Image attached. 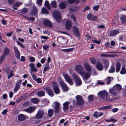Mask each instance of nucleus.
<instances>
[{
  "label": "nucleus",
  "instance_id": "nucleus-39",
  "mask_svg": "<svg viewBox=\"0 0 126 126\" xmlns=\"http://www.w3.org/2000/svg\"><path fill=\"white\" fill-rule=\"evenodd\" d=\"M59 7L60 8L63 9L65 7L66 5L64 3L62 2L59 4Z\"/></svg>",
  "mask_w": 126,
  "mask_h": 126
},
{
  "label": "nucleus",
  "instance_id": "nucleus-49",
  "mask_svg": "<svg viewBox=\"0 0 126 126\" xmlns=\"http://www.w3.org/2000/svg\"><path fill=\"white\" fill-rule=\"evenodd\" d=\"M28 11V9L27 8H24L22 9V12L23 14H25L27 13Z\"/></svg>",
  "mask_w": 126,
  "mask_h": 126
},
{
  "label": "nucleus",
  "instance_id": "nucleus-12",
  "mask_svg": "<svg viewBox=\"0 0 126 126\" xmlns=\"http://www.w3.org/2000/svg\"><path fill=\"white\" fill-rule=\"evenodd\" d=\"M109 92L111 94L114 96H117L118 93V92L113 87L110 89Z\"/></svg>",
  "mask_w": 126,
  "mask_h": 126
},
{
  "label": "nucleus",
  "instance_id": "nucleus-60",
  "mask_svg": "<svg viewBox=\"0 0 126 126\" xmlns=\"http://www.w3.org/2000/svg\"><path fill=\"white\" fill-rule=\"evenodd\" d=\"M49 46L47 45H45V46H44L43 47V48L45 50H46L48 48H49Z\"/></svg>",
  "mask_w": 126,
  "mask_h": 126
},
{
  "label": "nucleus",
  "instance_id": "nucleus-53",
  "mask_svg": "<svg viewBox=\"0 0 126 126\" xmlns=\"http://www.w3.org/2000/svg\"><path fill=\"white\" fill-rule=\"evenodd\" d=\"M93 116L96 118L98 117H99L98 112H95L94 114H93Z\"/></svg>",
  "mask_w": 126,
  "mask_h": 126
},
{
  "label": "nucleus",
  "instance_id": "nucleus-32",
  "mask_svg": "<svg viewBox=\"0 0 126 126\" xmlns=\"http://www.w3.org/2000/svg\"><path fill=\"white\" fill-rule=\"evenodd\" d=\"M27 97L25 98L23 96H21L17 99L16 100V102L17 103H19L23 99L24 100Z\"/></svg>",
  "mask_w": 126,
  "mask_h": 126
},
{
  "label": "nucleus",
  "instance_id": "nucleus-9",
  "mask_svg": "<svg viewBox=\"0 0 126 126\" xmlns=\"http://www.w3.org/2000/svg\"><path fill=\"white\" fill-rule=\"evenodd\" d=\"M52 86L55 93L56 94H59L60 93V90L57 83L55 82H53L52 84Z\"/></svg>",
  "mask_w": 126,
  "mask_h": 126
},
{
  "label": "nucleus",
  "instance_id": "nucleus-5",
  "mask_svg": "<svg viewBox=\"0 0 126 126\" xmlns=\"http://www.w3.org/2000/svg\"><path fill=\"white\" fill-rule=\"evenodd\" d=\"M62 75L66 82H68L70 85H72L73 84L74 82L73 80L68 75L64 73L62 74Z\"/></svg>",
  "mask_w": 126,
  "mask_h": 126
},
{
  "label": "nucleus",
  "instance_id": "nucleus-10",
  "mask_svg": "<svg viewBox=\"0 0 126 126\" xmlns=\"http://www.w3.org/2000/svg\"><path fill=\"white\" fill-rule=\"evenodd\" d=\"M57 41L61 44H63L66 43L67 41L66 39L62 36L59 37L57 39Z\"/></svg>",
  "mask_w": 126,
  "mask_h": 126
},
{
  "label": "nucleus",
  "instance_id": "nucleus-55",
  "mask_svg": "<svg viewBox=\"0 0 126 126\" xmlns=\"http://www.w3.org/2000/svg\"><path fill=\"white\" fill-rule=\"evenodd\" d=\"M43 33L44 34H46V35L48 36H49L50 34V33L47 30L44 31H43Z\"/></svg>",
  "mask_w": 126,
  "mask_h": 126
},
{
  "label": "nucleus",
  "instance_id": "nucleus-40",
  "mask_svg": "<svg viewBox=\"0 0 126 126\" xmlns=\"http://www.w3.org/2000/svg\"><path fill=\"white\" fill-rule=\"evenodd\" d=\"M120 73L122 74H124L126 73V70L125 67H123L120 72Z\"/></svg>",
  "mask_w": 126,
  "mask_h": 126
},
{
  "label": "nucleus",
  "instance_id": "nucleus-15",
  "mask_svg": "<svg viewBox=\"0 0 126 126\" xmlns=\"http://www.w3.org/2000/svg\"><path fill=\"white\" fill-rule=\"evenodd\" d=\"M72 26V23L71 21L69 20H67L66 22L65 27L66 29H70Z\"/></svg>",
  "mask_w": 126,
  "mask_h": 126
},
{
  "label": "nucleus",
  "instance_id": "nucleus-25",
  "mask_svg": "<svg viewBox=\"0 0 126 126\" xmlns=\"http://www.w3.org/2000/svg\"><path fill=\"white\" fill-rule=\"evenodd\" d=\"M102 62L104 64L105 67L106 69H107L110 63L109 61L107 59L103 60Z\"/></svg>",
  "mask_w": 126,
  "mask_h": 126
},
{
  "label": "nucleus",
  "instance_id": "nucleus-18",
  "mask_svg": "<svg viewBox=\"0 0 126 126\" xmlns=\"http://www.w3.org/2000/svg\"><path fill=\"white\" fill-rule=\"evenodd\" d=\"M47 91L48 95L51 96H52L54 95V94L52 92V90L49 87H47L44 89Z\"/></svg>",
  "mask_w": 126,
  "mask_h": 126
},
{
  "label": "nucleus",
  "instance_id": "nucleus-24",
  "mask_svg": "<svg viewBox=\"0 0 126 126\" xmlns=\"http://www.w3.org/2000/svg\"><path fill=\"white\" fill-rule=\"evenodd\" d=\"M29 66L31 68V72H36L37 71L38 69L35 66L34 64L33 63H31L29 65Z\"/></svg>",
  "mask_w": 126,
  "mask_h": 126
},
{
  "label": "nucleus",
  "instance_id": "nucleus-4",
  "mask_svg": "<svg viewBox=\"0 0 126 126\" xmlns=\"http://www.w3.org/2000/svg\"><path fill=\"white\" fill-rule=\"evenodd\" d=\"M53 107L54 109V112L56 113H58L61 110V105L59 102H54L53 104Z\"/></svg>",
  "mask_w": 126,
  "mask_h": 126
},
{
  "label": "nucleus",
  "instance_id": "nucleus-6",
  "mask_svg": "<svg viewBox=\"0 0 126 126\" xmlns=\"http://www.w3.org/2000/svg\"><path fill=\"white\" fill-rule=\"evenodd\" d=\"M72 77L76 85L79 86L81 84L82 82L81 79L76 74H73Z\"/></svg>",
  "mask_w": 126,
  "mask_h": 126
},
{
  "label": "nucleus",
  "instance_id": "nucleus-35",
  "mask_svg": "<svg viewBox=\"0 0 126 126\" xmlns=\"http://www.w3.org/2000/svg\"><path fill=\"white\" fill-rule=\"evenodd\" d=\"M31 102L33 103L37 104L39 102V100L37 98H34L32 99Z\"/></svg>",
  "mask_w": 126,
  "mask_h": 126
},
{
  "label": "nucleus",
  "instance_id": "nucleus-45",
  "mask_svg": "<svg viewBox=\"0 0 126 126\" xmlns=\"http://www.w3.org/2000/svg\"><path fill=\"white\" fill-rule=\"evenodd\" d=\"M23 2H19L15 3L14 4V6H16V7H18L20 5L22 4Z\"/></svg>",
  "mask_w": 126,
  "mask_h": 126
},
{
  "label": "nucleus",
  "instance_id": "nucleus-19",
  "mask_svg": "<svg viewBox=\"0 0 126 126\" xmlns=\"http://www.w3.org/2000/svg\"><path fill=\"white\" fill-rule=\"evenodd\" d=\"M96 67L97 69L99 71L102 70L104 68L103 64L99 62H97Z\"/></svg>",
  "mask_w": 126,
  "mask_h": 126
},
{
  "label": "nucleus",
  "instance_id": "nucleus-46",
  "mask_svg": "<svg viewBox=\"0 0 126 126\" xmlns=\"http://www.w3.org/2000/svg\"><path fill=\"white\" fill-rule=\"evenodd\" d=\"M5 56V55L3 54L1 57L0 59V64L4 60Z\"/></svg>",
  "mask_w": 126,
  "mask_h": 126
},
{
  "label": "nucleus",
  "instance_id": "nucleus-61",
  "mask_svg": "<svg viewBox=\"0 0 126 126\" xmlns=\"http://www.w3.org/2000/svg\"><path fill=\"white\" fill-rule=\"evenodd\" d=\"M72 50L71 49H63L62 50L66 52H70Z\"/></svg>",
  "mask_w": 126,
  "mask_h": 126
},
{
  "label": "nucleus",
  "instance_id": "nucleus-8",
  "mask_svg": "<svg viewBox=\"0 0 126 126\" xmlns=\"http://www.w3.org/2000/svg\"><path fill=\"white\" fill-rule=\"evenodd\" d=\"M75 98L77 101V104L78 105H81L83 104L84 101L82 96L79 95L76 96Z\"/></svg>",
  "mask_w": 126,
  "mask_h": 126
},
{
  "label": "nucleus",
  "instance_id": "nucleus-2",
  "mask_svg": "<svg viewBox=\"0 0 126 126\" xmlns=\"http://www.w3.org/2000/svg\"><path fill=\"white\" fill-rule=\"evenodd\" d=\"M98 95L101 98L106 101H111L113 100L108 96V92L105 90L100 92L98 94Z\"/></svg>",
  "mask_w": 126,
  "mask_h": 126
},
{
  "label": "nucleus",
  "instance_id": "nucleus-41",
  "mask_svg": "<svg viewBox=\"0 0 126 126\" xmlns=\"http://www.w3.org/2000/svg\"><path fill=\"white\" fill-rule=\"evenodd\" d=\"M115 71V67L114 66H112L109 72L110 73H113Z\"/></svg>",
  "mask_w": 126,
  "mask_h": 126
},
{
  "label": "nucleus",
  "instance_id": "nucleus-7",
  "mask_svg": "<svg viewBox=\"0 0 126 126\" xmlns=\"http://www.w3.org/2000/svg\"><path fill=\"white\" fill-rule=\"evenodd\" d=\"M59 83L61 87L64 91H67L68 90V88L66 84L64 82L62 79L59 80Z\"/></svg>",
  "mask_w": 126,
  "mask_h": 126
},
{
  "label": "nucleus",
  "instance_id": "nucleus-36",
  "mask_svg": "<svg viewBox=\"0 0 126 126\" xmlns=\"http://www.w3.org/2000/svg\"><path fill=\"white\" fill-rule=\"evenodd\" d=\"M50 6L52 8H55L57 7L56 2V1H52L50 3Z\"/></svg>",
  "mask_w": 126,
  "mask_h": 126
},
{
  "label": "nucleus",
  "instance_id": "nucleus-27",
  "mask_svg": "<svg viewBox=\"0 0 126 126\" xmlns=\"http://www.w3.org/2000/svg\"><path fill=\"white\" fill-rule=\"evenodd\" d=\"M17 118L19 121H22L25 119L26 118L24 115L21 114L18 115L17 117Z\"/></svg>",
  "mask_w": 126,
  "mask_h": 126
},
{
  "label": "nucleus",
  "instance_id": "nucleus-57",
  "mask_svg": "<svg viewBox=\"0 0 126 126\" xmlns=\"http://www.w3.org/2000/svg\"><path fill=\"white\" fill-rule=\"evenodd\" d=\"M29 102L27 101L23 104V106L24 107H26L29 105Z\"/></svg>",
  "mask_w": 126,
  "mask_h": 126
},
{
  "label": "nucleus",
  "instance_id": "nucleus-56",
  "mask_svg": "<svg viewBox=\"0 0 126 126\" xmlns=\"http://www.w3.org/2000/svg\"><path fill=\"white\" fill-rule=\"evenodd\" d=\"M111 106H106L103 107V108L104 109H108L111 108Z\"/></svg>",
  "mask_w": 126,
  "mask_h": 126
},
{
  "label": "nucleus",
  "instance_id": "nucleus-3",
  "mask_svg": "<svg viewBox=\"0 0 126 126\" xmlns=\"http://www.w3.org/2000/svg\"><path fill=\"white\" fill-rule=\"evenodd\" d=\"M52 16L57 22H60L61 21V18L58 11L56 10L54 11L53 12Z\"/></svg>",
  "mask_w": 126,
  "mask_h": 126
},
{
  "label": "nucleus",
  "instance_id": "nucleus-52",
  "mask_svg": "<svg viewBox=\"0 0 126 126\" xmlns=\"http://www.w3.org/2000/svg\"><path fill=\"white\" fill-rule=\"evenodd\" d=\"M43 0H37L36 1V4L39 6L41 5Z\"/></svg>",
  "mask_w": 126,
  "mask_h": 126
},
{
  "label": "nucleus",
  "instance_id": "nucleus-30",
  "mask_svg": "<svg viewBox=\"0 0 126 126\" xmlns=\"http://www.w3.org/2000/svg\"><path fill=\"white\" fill-rule=\"evenodd\" d=\"M116 89V90L119 92L120 91L122 87L119 84H117L113 86Z\"/></svg>",
  "mask_w": 126,
  "mask_h": 126
},
{
  "label": "nucleus",
  "instance_id": "nucleus-21",
  "mask_svg": "<svg viewBox=\"0 0 126 126\" xmlns=\"http://www.w3.org/2000/svg\"><path fill=\"white\" fill-rule=\"evenodd\" d=\"M22 82L21 80H19V81L16 84V86L14 88V92L15 93L17 92L19 89L20 86L21 84V83Z\"/></svg>",
  "mask_w": 126,
  "mask_h": 126
},
{
  "label": "nucleus",
  "instance_id": "nucleus-37",
  "mask_svg": "<svg viewBox=\"0 0 126 126\" xmlns=\"http://www.w3.org/2000/svg\"><path fill=\"white\" fill-rule=\"evenodd\" d=\"M41 12L43 14H48V12L47 10L44 7L42 8Z\"/></svg>",
  "mask_w": 126,
  "mask_h": 126
},
{
  "label": "nucleus",
  "instance_id": "nucleus-47",
  "mask_svg": "<svg viewBox=\"0 0 126 126\" xmlns=\"http://www.w3.org/2000/svg\"><path fill=\"white\" fill-rule=\"evenodd\" d=\"M30 73L33 79L34 80H35L37 79V76L35 75L32 73V72H30Z\"/></svg>",
  "mask_w": 126,
  "mask_h": 126
},
{
  "label": "nucleus",
  "instance_id": "nucleus-43",
  "mask_svg": "<svg viewBox=\"0 0 126 126\" xmlns=\"http://www.w3.org/2000/svg\"><path fill=\"white\" fill-rule=\"evenodd\" d=\"M13 71L12 70H11L10 71V73L8 76L7 78L8 79H10L14 75V74H13Z\"/></svg>",
  "mask_w": 126,
  "mask_h": 126
},
{
  "label": "nucleus",
  "instance_id": "nucleus-1",
  "mask_svg": "<svg viewBox=\"0 0 126 126\" xmlns=\"http://www.w3.org/2000/svg\"><path fill=\"white\" fill-rule=\"evenodd\" d=\"M76 70L82 76L84 80L87 79L90 77V74L85 71L83 66L81 65H77L76 67Z\"/></svg>",
  "mask_w": 126,
  "mask_h": 126
},
{
  "label": "nucleus",
  "instance_id": "nucleus-13",
  "mask_svg": "<svg viewBox=\"0 0 126 126\" xmlns=\"http://www.w3.org/2000/svg\"><path fill=\"white\" fill-rule=\"evenodd\" d=\"M83 66L86 71L89 72H91L92 70V67L89 64L87 63H85L83 64Z\"/></svg>",
  "mask_w": 126,
  "mask_h": 126
},
{
  "label": "nucleus",
  "instance_id": "nucleus-59",
  "mask_svg": "<svg viewBox=\"0 0 126 126\" xmlns=\"http://www.w3.org/2000/svg\"><path fill=\"white\" fill-rule=\"evenodd\" d=\"M99 7V5L95 6L93 7V9L94 10H95L96 11H97Z\"/></svg>",
  "mask_w": 126,
  "mask_h": 126
},
{
  "label": "nucleus",
  "instance_id": "nucleus-11",
  "mask_svg": "<svg viewBox=\"0 0 126 126\" xmlns=\"http://www.w3.org/2000/svg\"><path fill=\"white\" fill-rule=\"evenodd\" d=\"M44 112L43 110H39L35 116L34 119H39L42 118Z\"/></svg>",
  "mask_w": 126,
  "mask_h": 126
},
{
  "label": "nucleus",
  "instance_id": "nucleus-64",
  "mask_svg": "<svg viewBox=\"0 0 126 126\" xmlns=\"http://www.w3.org/2000/svg\"><path fill=\"white\" fill-rule=\"evenodd\" d=\"M110 77H109L107 79V84H109L110 82Z\"/></svg>",
  "mask_w": 126,
  "mask_h": 126
},
{
  "label": "nucleus",
  "instance_id": "nucleus-50",
  "mask_svg": "<svg viewBox=\"0 0 126 126\" xmlns=\"http://www.w3.org/2000/svg\"><path fill=\"white\" fill-rule=\"evenodd\" d=\"M29 60L31 62H33L35 60V58L32 57H29Z\"/></svg>",
  "mask_w": 126,
  "mask_h": 126
},
{
  "label": "nucleus",
  "instance_id": "nucleus-23",
  "mask_svg": "<svg viewBox=\"0 0 126 126\" xmlns=\"http://www.w3.org/2000/svg\"><path fill=\"white\" fill-rule=\"evenodd\" d=\"M87 18L88 20L95 21L97 19V17L96 16H94L91 14H89L87 16Z\"/></svg>",
  "mask_w": 126,
  "mask_h": 126
},
{
  "label": "nucleus",
  "instance_id": "nucleus-33",
  "mask_svg": "<svg viewBox=\"0 0 126 126\" xmlns=\"http://www.w3.org/2000/svg\"><path fill=\"white\" fill-rule=\"evenodd\" d=\"M121 66V64L118 62L117 63L116 65V72H119Z\"/></svg>",
  "mask_w": 126,
  "mask_h": 126
},
{
  "label": "nucleus",
  "instance_id": "nucleus-48",
  "mask_svg": "<svg viewBox=\"0 0 126 126\" xmlns=\"http://www.w3.org/2000/svg\"><path fill=\"white\" fill-rule=\"evenodd\" d=\"M93 95H89L88 97V100L90 101H92L93 100Z\"/></svg>",
  "mask_w": 126,
  "mask_h": 126
},
{
  "label": "nucleus",
  "instance_id": "nucleus-31",
  "mask_svg": "<svg viewBox=\"0 0 126 126\" xmlns=\"http://www.w3.org/2000/svg\"><path fill=\"white\" fill-rule=\"evenodd\" d=\"M3 53H4L3 54L5 56L8 55L9 53V50L8 48L7 47L5 48L3 51Z\"/></svg>",
  "mask_w": 126,
  "mask_h": 126
},
{
  "label": "nucleus",
  "instance_id": "nucleus-58",
  "mask_svg": "<svg viewBox=\"0 0 126 126\" xmlns=\"http://www.w3.org/2000/svg\"><path fill=\"white\" fill-rule=\"evenodd\" d=\"M35 81H36L38 83H40L42 82L41 79L40 78L37 79Z\"/></svg>",
  "mask_w": 126,
  "mask_h": 126
},
{
  "label": "nucleus",
  "instance_id": "nucleus-28",
  "mask_svg": "<svg viewBox=\"0 0 126 126\" xmlns=\"http://www.w3.org/2000/svg\"><path fill=\"white\" fill-rule=\"evenodd\" d=\"M69 103V102L67 101L65 102L63 104V109L64 111H65L68 109Z\"/></svg>",
  "mask_w": 126,
  "mask_h": 126
},
{
  "label": "nucleus",
  "instance_id": "nucleus-16",
  "mask_svg": "<svg viewBox=\"0 0 126 126\" xmlns=\"http://www.w3.org/2000/svg\"><path fill=\"white\" fill-rule=\"evenodd\" d=\"M73 31L74 35L76 36H79V32L78 28L75 26L73 27Z\"/></svg>",
  "mask_w": 126,
  "mask_h": 126
},
{
  "label": "nucleus",
  "instance_id": "nucleus-51",
  "mask_svg": "<svg viewBox=\"0 0 126 126\" xmlns=\"http://www.w3.org/2000/svg\"><path fill=\"white\" fill-rule=\"evenodd\" d=\"M16 42L17 44L20 45L22 48H24L25 47L23 45L22 43L18 40L16 41Z\"/></svg>",
  "mask_w": 126,
  "mask_h": 126
},
{
  "label": "nucleus",
  "instance_id": "nucleus-63",
  "mask_svg": "<svg viewBox=\"0 0 126 126\" xmlns=\"http://www.w3.org/2000/svg\"><path fill=\"white\" fill-rule=\"evenodd\" d=\"M26 18L28 19L29 20H31L32 21H33L34 20V18L33 17H32L30 18H27L26 17Z\"/></svg>",
  "mask_w": 126,
  "mask_h": 126
},
{
  "label": "nucleus",
  "instance_id": "nucleus-29",
  "mask_svg": "<svg viewBox=\"0 0 126 126\" xmlns=\"http://www.w3.org/2000/svg\"><path fill=\"white\" fill-rule=\"evenodd\" d=\"M45 92L44 91L40 90L38 91L37 92V95L39 97L44 96L45 95Z\"/></svg>",
  "mask_w": 126,
  "mask_h": 126
},
{
  "label": "nucleus",
  "instance_id": "nucleus-38",
  "mask_svg": "<svg viewBox=\"0 0 126 126\" xmlns=\"http://www.w3.org/2000/svg\"><path fill=\"white\" fill-rule=\"evenodd\" d=\"M54 112L52 109H49L48 111V114L49 117H50L52 116Z\"/></svg>",
  "mask_w": 126,
  "mask_h": 126
},
{
  "label": "nucleus",
  "instance_id": "nucleus-62",
  "mask_svg": "<svg viewBox=\"0 0 126 126\" xmlns=\"http://www.w3.org/2000/svg\"><path fill=\"white\" fill-rule=\"evenodd\" d=\"M7 112V110H4L2 112L1 114L3 115H4Z\"/></svg>",
  "mask_w": 126,
  "mask_h": 126
},
{
  "label": "nucleus",
  "instance_id": "nucleus-20",
  "mask_svg": "<svg viewBox=\"0 0 126 126\" xmlns=\"http://www.w3.org/2000/svg\"><path fill=\"white\" fill-rule=\"evenodd\" d=\"M14 50L16 57L18 59H19L20 54L18 48L16 47H14Z\"/></svg>",
  "mask_w": 126,
  "mask_h": 126
},
{
  "label": "nucleus",
  "instance_id": "nucleus-54",
  "mask_svg": "<svg viewBox=\"0 0 126 126\" xmlns=\"http://www.w3.org/2000/svg\"><path fill=\"white\" fill-rule=\"evenodd\" d=\"M50 68L49 65L45 66L44 69V71H46L48 70Z\"/></svg>",
  "mask_w": 126,
  "mask_h": 126
},
{
  "label": "nucleus",
  "instance_id": "nucleus-26",
  "mask_svg": "<svg viewBox=\"0 0 126 126\" xmlns=\"http://www.w3.org/2000/svg\"><path fill=\"white\" fill-rule=\"evenodd\" d=\"M37 11V9L36 7L34 6L30 12V14L32 16H34L36 14Z\"/></svg>",
  "mask_w": 126,
  "mask_h": 126
},
{
  "label": "nucleus",
  "instance_id": "nucleus-22",
  "mask_svg": "<svg viewBox=\"0 0 126 126\" xmlns=\"http://www.w3.org/2000/svg\"><path fill=\"white\" fill-rule=\"evenodd\" d=\"M119 33L117 30H113L109 31V35L110 36H113L116 35Z\"/></svg>",
  "mask_w": 126,
  "mask_h": 126
},
{
  "label": "nucleus",
  "instance_id": "nucleus-34",
  "mask_svg": "<svg viewBox=\"0 0 126 126\" xmlns=\"http://www.w3.org/2000/svg\"><path fill=\"white\" fill-rule=\"evenodd\" d=\"M120 19L122 23H126V16L124 15L122 16L120 18Z\"/></svg>",
  "mask_w": 126,
  "mask_h": 126
},
{
  "label": "nucleus",
  "instance_id": "nucleus-42",
  "mask_svg": "<svg viewBox=\"0 0 126 126\" xmlns=\"http://www.w3.org/2000/svg\"><path fill=\"white\" fill-rule=\"evenodd\" d=\"M45 6L47 7V8L49 10H50L49 3L48 1L47 0H46L45 1Z\"/></svg>",
  "mask_w": 126,
  "mask_h": 126
},
{
  "label": "nucleus",
  "instance_id": "nucleus-17",
  "mask_svg": "<svg viewBox=\"0 0 126 126\" xmlns=\"http://www.w3.org/2000/svg\"><path fill=\"white\" fill-rule=\"evenodd\" d=\"M35 107H32L31 106H30L28 108L24 109V110L25 112H27L31 113L33 112L35 110Z\"/></svg>",
  "mask_w": 126,
  "mask_h": 126
},
{
  "label": "nucleus",
  "instance_id": "nucleus-14",
  "mask_svg": "<svg viewBox=\"0 0 126 126\" xmlns=\"http://www.w3.org/2000/svg\"><path fill=\"white\" fill-rule=\"evenodd\" d=\"M43 24L44 26L46 27H51L52 26V25L50 21L47 19H44Z\"/></svg>",
  "mask_w": 126,
  "mask_h": 126
},
{
  "label": "nucleus",
  "instance_id": "nucleus-44",
  "mask_svg": "<svg viewBox=\"0 0 126 126\" xmlns=\"http://www.w3.org/2000/svg\"><path fill=\"white\" fill-rule=\"evenodd\" d=\"M91 62L93 64H95L96 62V60L94 58H92L90 59Z\"/></svg>",
  "mask_w": 126,
  "mask_h": 126
}]
</instances>
